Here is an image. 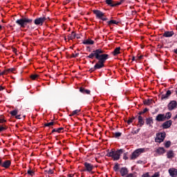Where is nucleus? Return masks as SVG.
Instances as JSON below:
<instances>
[{
    "instance_id": "28",
    "label": "nucleus",
    "mask_w": 177,
    "mask_h": 177,
    "mask_svg": "<svg viewBox=\"0 0 177 177\" xmlns=\"http://www.w3.org/2000/svg\"><path fill=\"white\" fill-rule=\"evenodd\" d=\"M75 38V33L72 32V33L68 36V39H74Z\"/></svg>"
},
{
    "instance_id": "4",
    "label": "nucleus",
    "mask_w": 177,
    "mask_h": 177,
    "mask_svg": "<svg viewBox=\"0 0 177 177\" xmlns=\"http://www.w3.org/2000/svg\"><path fill=\"white\" fill-rule=\"evenodd\" d=\"M142 153H145V148H140L135 150L132 153L130 160H136V158H138V157H139V156L141 155Z\"/></svg>"
},
{
    "instance_id": "25",
    "label": "nucleus",
    "mask_w": 177,
    "mask_h": 177,
    "mask_svg": "<svg viewBox=\"0 0 177 177\" xmlns=\"http://www.w3.org/2000/svg\"><path fill=\"white\" fill-rule=\"evenodd\" d=\"M153 103V100H144V104H146L147 106H150Z\"/></svg>"
},
{
    "instance_id": "23",
    "label": "nucleus",
    "mask_w": 177,
    "mask_h": 177,
    "mask_svg": "<svg viewBox=\"0 0 177 177\" xmlns=\"http://www.w3.org/2000/svg\"><path fill=\"white\" fill-rule=\"evenodd\" d=\"M81 112V109H76L72 111L71 114L69 115V117H73V115H77L78 113Z\"/></svg>"
},
{
    "instance_id": "27",
    "label": "nucleus",
    "mask_w": 177,
    "mask_h": 177,
    "mask_svg": "<svg viewBox=\"0 0 177 177\" xmlns=\"http://www.w3.org/2000/svg\"><path fill=\"white\" fill-rule=\"evenodd\" d=\"M171 115H172V114H171V112H167L165 115V120H169V118H171Z\"/></svg>"
},
{
    "instance_id": "32",
    "label": "nucleus",
    "mask_w": 177,
    "mask_h": 177,
    "mask_svg": "<svg viewBox=\"0 0 177 177\" xmlns=\"http://www.w3.org/2000/svg\"><path fill=\"white\" fill-rule=\"evenodd\" d=\"M10 114H11V115H17V110L10 111Z\"/></svg>"
},
{
    "instance_id": "31",
    "label": "nucleus",
    "mask_w": 177,
    "mask_h": 177,
    "mask_svg": "<svg viewBox=\"0 0 177 177\" xmlns=\"http://www.w3.org/2000/svg\"><path fill=\"white\" fill-rule=\"evenodd\" d=\"M108 23H109V24H118V21H117L115 20H111Z\"/></svg>"
},
{
    "instance_id": "51",
    "label": "nucleus",
    "mask_w": 177,
    "mask_h": 177,
    "mask_svg": "<svg viewBox=\"0 0 177 177\" xmlns=\"http://www.w3.org/2000/svg\"><path fill=\"white\" fill-rule=\"evenodd\" d=\"M127 177H133V174H129Z\"/></svg>"
},
{
    "instance_id": "44",
    "label": "nucleus",
    "mask_w": 177,
    "mask_h": 177,
    "mask_svg": "<svg viewBox=\"0 0 177 177\" xmlns=\"http://www.w3.org/2000/svg\"><path fill=\"white\" fill-rule=\"evenodd\" d=\"M142 177H150V175H149V173H146L145 174H143Z\"/></svg>"
},
{
    "instance_id": "1",
    "label": "nucleus",
    "mask_w": 177,
    "mask_h": 177,
    "mask_svg": "<svg viewBox=\"0 0 177 177\" xmlns=\"http://www.w3.org/2000/svg\"><path fill=\"white\" fill-rule=\"evenodd\" d=\"M104 53V51L100 48L93 50L87 57L88 59H93V57H95L97 60H99L97 64L94 66L93 68L90 69V71H95V70H97L99 68H103L104 67V63L106 59H109V55L102 54Z\"/></svg>"
},
{
    "instance_id": "61",
    "label": "nucleus",
    "mask_w": 177,
    "mask_h": 177,
    "mask_svg": "<svg viewBox=\"0 0 177 177\" xmlns=\"http://www.w3.org/2000/svg\"><path fill=\"white\" fill-rule=\"evenodd\" d=\"M66 1H68V2H70V0H66Z\"/></svg>"
},
{
    "instance_id": "19",
    "label": "nucleus",
    "mask_w": 177,
    "mask_h": 177,
    "mask_svg": "<svg viewBox=\"0 0 177 177\" xmlns=\"http://www.w3.org/2000/svg\"><path fill=\"white\" fill-rule=\"evenodd\" d=\"M172 35H174V31H167L163 34V37H166V38L172 37Z\"/></svg>"
},
{
    "instance_id": "13",
    "label": "nucleus",
    "mask_w": 177,
    "mask_h": 177,
    "mask_svg": "<svg viewBox=\"0 0 177 177\" xmlns=\"http://www.w3.org/2000/svg\"><path fill=\"white\" fill-rule=\"evenodd\" d=\"M156 121L164 122L165 121V114H158L156 118Z\"/></svg>"
},
{
    "instance_id": "35",
    "label": "nucleus",
    "mask_w": 177,
    "mask_h": 177,
    "mask_svg": "<svg viewBox=\"0 0 177 177\" xmlns=\"http://www.w3.org/2000/svg\"><path fill=\"white\" fill-rule=\"evenodd\" d=\"M140 131V129H138L137 130L133 131L131 132V133H133V135H136V134L139 133Z\"/></svg>"
},
{
    "instance_id": "43",
    "label": "nucleus",
    "mask_w": 177,
    "mask_h": 177,
    "mask_svg": "<svg viewBox=\"0 0 177 177\" xmlns=\"http://www.w3.org/2000/svg\"><path fill=\"white\" fill-rule=\"evenodd\" d=\"M48 175H52L53 174V169H49L48 171Z\"/></svg>"
},
{
    "instance_id": "39",
    "label": "nucleus",
    "mask_w": 177,
    "mask_h": 177,
    "mask_svg": "<svg viewBox=\"0 0 177 177\" xmlns=\"http://www.w3.org/2000/svg\"><path fill=\"white\" fill-rule=\"evenodd\" d=\"M28 175H31L32 176L34 175V171L31 170H28Z\"/></svg>"
},
{
    "instance_id": "18",
    "label": "nucleus",
    "mask_w": 177,
    "mask_h": 177,
    "mask_svg": "<svg viewBox=\"0 0 177 177\" xmlns=\"http://www.w3.org/2000/svg\"><path fill=\"white\" fill-rule=\"evenodd\" d=\"M153 118H149L146 119V124L149 127H151V125H153Z\"/></svg>"
},
{
    "instance_id": "38",
    "label": "nucleus",
    "mask_w": 177,
    "mask_h": 177,
    "mask_svg": "<svg viewBox=\"0 0 177 177\" xmlns=\"http://www.w3.org/2000/svg\"><path fill=\"white\" fill-rule=\"evenodd\" d=\"M151 177H160V173L156 172Z\"/></svg>"
},
{
    "instance_id": "10",
    "label": "nucleus",
    "mask_w": 177,
    "mask_h": 177,
    "mask_svg": "<svg viewBox=\"0 0 177 177\" xmlns=\"http://www.w3.org/2000/svg\"><path fill=\"white\" fill-rule=\"evenodd\" d=\"M84 167L86 168L84 171H87L88 172H91L93 169V165L88 162H84Z\"/></svg>"
},
{
    "instance_id": "45",
    "label": "nucleus",
    "mask_w": 177,
    "mask_h": 177,
    "mask_svg": "<svg viewBox=\"0 0 177 177\" xmlns=\"http://www.w3.org/2000/svg\"><path fill=\"white\" fill-rule=\"evenodd\" d=\"M123 158L124 160H128V156H127V153H124Z\"/></svg>"
},
{
    "instance_id": "20",
    "label": "nucleus",
    "mask_w": 177,
    "mask_h": 177,
    "mask_svg": "<svg viewBox=\"0 0 177 177\" xmlns=\"http://www.w3.org/2000/svg\"><path fill=\"white\" fill-rule=\"evenodd\" d=\"M83 44L84 45H93V44H95V41L91 39H86L84 41H83Z\"/></svg>"
},
{
    "instance_id": "33",
    "label": "nucleus",
    "mask_w": 177,
    "mask_h": 177,
    "mask_svg": "<svg viewBox=\"0 0 177 177\" xmlns=\"http://www.w3.org/2000/svg\"><path fill=\"white\" fill-rule=\"evenodd\" d=\"M54 124H55V122H48V123H46L44 124V127H50V126L54 125Z\"/></svg>"
},
{
    "instance_id": "34",
    "label": "nucleus",
    "mask_w": 177,
    "mask_h": 177,
    "mask_svg": "<svg viewBox=\"0 0 177 177\" xmlns=\"http://www.w3.org/2000/svg\"><path fill=\"white\" fill-rule=\"evenodd\" d=\"M171 146V141H167L165 142V147L168 149V147H169Z\"/></svg>"
},
{
    "instance_id": "36",
    "label": "nucleus",
    "mask_w": 177,
    "mask_h": 177,
    "mask_svg": "<svg viewBox=\"0 0 177 177\" xmlns=\"http://www.w3.org/2000/svg\"><path fill=\"white\" fill-rule=\"evenodd\" d=\"M30 78H31L32 80H37V78H38V75H32L30 76Z\"/></svg>"
},
{
    "instance_id": "24",
    "label": "nucleus",
    "mask_w": 177,
    "mask_h": 177,
    "mask_svg": "<svg viewBox=\"0 0 177 177\" xmlns=\"http://www.w3.org/2000/svg\"><path fill=\"white\" fill-rule=\"evenodd\" d=\"M120 50H121V48L117 47V48L114 50V51H113V56H116V55H120Z\"/></svg>"
},
{
    "instance_id": "15",
    "label": "nucleus",
    "mask_w": 177,
    "mask_h": 177,
    "mask_svg": "<svg viewBox=\"0 0 177 177\" xmlns=\"http://www.w3.org/2000/svg\"><path fill=\"white\" fill-rule=\"evenodd\" d=\"M80 92H81V93H84V95H90L91 94V91L88 89H85L84 88L81 87L80 88Z\"/></svg>"
},
{
    "instance_id": "52",
    "label": "nucleus",
    "mask_w": 177,
    "mask_h": 177,
    "mask_svg": "<svg viewBox=\"0 0 177 177\" xmlns=\"http://www.w3.org/2000/svg\"><path fill=\"white\" fill-rule=\"evenodd\" d=\"M17 120H20V115L16 116Z\"/></svg>"
},
{
    "instance_id": "41",
    "label": "nucleus",
    "mask_w": 177,
    "mask_h": 177,
    "mask_svg": "<svg viewBox=\"0 0 177 177\" xmlns=\"http://www.w3.org/2000/svg\"><path fill=\"white\" fill-rule=\"evenodd\" d=\"M14 71H15V68H10V69H8V70H7V72H8V73H10V72H11V73H13Z\"/></svg>"
},
{
    "instance_id": "8",
    "label": "nucleus",
    "mask_w": 177,
    "mask_h": 177,
    "mask_svg": "<svg viewBox=\"0 0 177 177\" xmlns=\"http://www.w3.org/2000/svg\"><path fill=\"white\" fill-rule=\"evenodd\" d=\"M93 13L95 15H96V17H97V19H102V17H103V16H104V13H103L100 10H94Z\"/></svg>"
},
{
    "instance_id": "54",
    "label": "nucleus",
    "mask_w": 177,
    "mask_h": 177,
    "mask_svg": "<svg viewBox=\"0 0 177 177\" xmlns=\"http://www.w3.org/2000/svg\"><path fill=\"white\" fill-rule=\"evenodd\" d=\"M0 165H2V159H0Z\"/></svg>"
},
{
    "instance_id": "7",
    "label": "nucleus",
    "mask_w": 177,
    "mask_h": 177,
    "mask_svg": "<svg viewBox=\"0 0 177 177\" xmlns=\"http://www.w3.org/2000/svg\"><path fill=\"white\" fill-rule=\"evenodd\" d=\"M106 3L109 6H112V8H114V6H118L121 5V1L117 2L113 0H106Z\"/></svg>"
},
{
    "instance_id": "17",
    "label": "nucleus",
    "mask_w": 177,
    "mask_h": 177,
    "mask_svg": "<svg viewBox=\"0 0 177 177\" xmlns=\"http://www.w3.org/2000/svg\"><path fill=\"white\" fill-rule=\"evenodd\" d=\"M120 174H121L122 176H125V175H127V174H128V169L125 168V167H122L120 169Z\"/></svg>"
},
{
    "instance_id": "49",
    "label": "nucleus",
    "mask_w": 177,
    "mask_h": 177,
    "mask_svg": "<svg viewBox=\"0 0 177 177\" xmlns=\"http://www.w3.org/2000/svg\"><path fill=\"white\" fill-rule=\"evenodd\" d=\"M3 89H5V87L0 86V91H3Z\"/></svg>"
},
{
    "instance_id": "14",
    "label": "nucleus",
    "mask_w": 177,
    "mask_h": 177,
    "mask_svg": "<svg viewBox=\"0 0 177 177\" xmlns=\"http://www.w3.org/2000/svg\"><path fill=\"white\" fill-rule=\"evenodd\" d=\"M10 164H11V162L10 160H6L5 162H1V166L3 167V168H9V167H10Z\"/></svg>"
},
{
    "instance_id": "21",
    "label": "nucleus",
    "mask_w": 177,
    "mask_h": 177,
    "mask_svg": "<svg viewBox=\"0 0 177 177\" xmlns=\"http://www.w3.org/2000/svg\"><path fill=\"white\" fill-rule=\"evenodd\" d=\"M174 151H169L167 153V158H174Z\"/></svg>"
},
{
    "instance_id": "16",
    "label": "nucleus",
    "mask_w": 177,
    "mask_h": 177,
    "mask_svg": "<svg viewBox=\"0 0 177 177\" xmlns=\"http://www.w3.org/2000/svg\"><path fill=\"white\" fill-rule=\"evenodd\" d=\"M171 91H167L166 94H163L161 96V99H168V97H169V96H171Z\"/></svg>"
},
{
    "instance_id": "12",
    "label": "nucleus",
    "mask_w": 177,
    "mask_h": 177,
    "mask_svg": "<svg viewBox=\"0 0 177 177\" xmlns=\"http://www.w3.org/2000/svg\"><path fill=\"white\" fill-rule=\"evenodd\" d=\"M176 101H171L169 104H168V109L169 110H174V109H176Z\"/></svg>"
},
{
    "instance_id": "48",
    "label": "nucleus",
    "mask_w": 177,
    "mask_h": 177,
    "mask_svg": "<svg viewBox=\"0 0 177 177\" xmlns=\"http://www.w3.org/2000/svg\"><path fill=\"white\" fill-rule=\"evenodd\" d=\"M72 57H78V53H77V54H73V55H72Z\"/></svg>"
},
{
    "instance_id": "59",
    "label": "nucleus",
    "mask_w": 177,
    "mask_h": 177,
    "mask_svg": "<svg viewBox=\"0 0 177 177\" xmlns=\"http://www.w3.org/2000/svg\"><path fill=\"white\" fill-rule=\"evenodd\" d=\"M132 60L133 61L135 60V57H133Z\"/></svg>"
},
{
    "instance_id": "53",
    "label": "nucleus",
    "mask_w": 177,
    "mask_h": 177,
    "mask_svg": "<svg viewBox=\"0 0 177 177\" xmlns=\"http://www.w3.org/2000/svg\"><path fill=\"white\" fill-rule=\"evenodd\" d=\"M100 19H102V20H103V21H106V19L103 17H102V18H100Z\"/></svg>"
},
{
    "instance_id": "22",
    "label": "nucleus",
    "mask_w": 177,
    "mask_h": 177,
    "mask_svg": "<svg viewBox=\"0 0 177 177\" xmlns=\"http://www.w3.org/2000/svg\"><path fill=\"white\" fill-rule=\"evenodd\" d=\"M138 122L140 123V127L145 125V120H143V118L141 115L138 116Z\"/></svg>"
},
{
    "instance_id": "57",
    "label": "nucleus",
    "mask_w": 177,
    "mask_h": 177,
    "mask_svg": "<svg viewBox=\"0 0 177 177\" xmlns=\"http://www.w3.org/2000/svg\"><path fill=\"white\" fill-rule=\"evenodd\" d=\"M142 56L140 55V57H138V59H142Z\"/></svg>"
},
{
    "instance_id": "56",
    "label": "nucleus",
    "mask_w": 177,
    "mask_h": 177,
    "mask_svg": "<svg viewBox=\"0 0 177 177\" xmlns=\"http://www.w3.org/2000/svg\"><path fill=\"white\" fill-rule=\"evenodd\" d=\"M174 53L177 55V49L174 50Z\"/></svg>"
},
{
    "instance_id": "11",
    "label": "nucleus",
    "mask_w": 177,
    "mask_h": 177,
    "mask_svg": "<svg viewBox=\"0 0 177 177\" xmlns=\"http://www.w3.org/2000/svg\"><path fill=\"white\" fill-rule=\"evenodd\" d=\"M169 174L171 177H176L177 176V169L175 168H170L169 169Z\"/></svg>"
},
{
    "instance_id": "60",
    "label": "nucleus",
    "mask_w": 177,
    "mask_h": 177,
    "mask_svg": "<svg viewBox=\"0 0 177 177\" xmlns=\"http://www.w3.org/2000/svg\"><path fill=\"white\" fill-rule=\"evenodd\" d=\"M1 28H2V26L0 25V30H1Z\"/></svg>"
},
{
    "instance_id": "29",
    "label": "nucleus",
    "mask_w": 177,
    "mask_h": 177,
    "mask_svg": "<svg viewBox=\"0 0 177 177\" xmlns=\"http://www.w3.org/2000/svg\"><path fill=\"white\" fill-rule=\"evenodd\" d=\"M61 131H63V127H60V128H59V129H53V131H52V132L53 133V132H58V133H59Z\"/></svg>"
},
{
    "instance_id": "50",
    "label": "nucleus",
    "mask_w": 177,
    "mask_h": 177,
    "mask_svg": "<svg viewBox=\"0 0 177 177\" xmlns=\"http://www.w3.org/2000/svg\"><path fill=\"white\" fill-rule=\"evenodd\" d=\"M149 109H147V108H145L144 110H143V111H142V113H146L147 111H148Z\"/></svg>"
},
{
    "instance_id": "30",
    "label": "nucleus",
    "mask_w": 177,
    "mask_h": 177,
    "mask_svg": "<svg viewBox=\"0 0 177 177\" xmlns=\"http://www.w3.org/2000/svg\"><path fill=\"white\" fill-rule=\"evenodd\" d=\"M122 133L121 132H115L113 133V136L115 138H120V136H121Z\"/></svg>"
},
{
    "instance_id": "47",
    "label": "nucleus",
    "mask_w": 177,
    "mask_h": 177,
    "mask_svg": "<svg viewBox=\"0 0 177 177\" xmlns=\"http://www.w3.org/2000/svg\"><path fill=\"white\" fill-rule=\"evenodd\" d=\"M118 169V165H115L114 170L117 171Z\"/></svg>"
},
{
    "instance_id": "26",
    "label": "nucleus",
    "mask_w": 177,
    "mask_h": 177,
    "mask_svg": "<svg viewBox=\"0 0 177 177\" xmlns=\"http://www.w3.org/2000/svg\"><path fill=\"white\" fill-rule=\"evenodd\" d=\"M157 152L158 154H164V153H165V149L162 147H160L158 149Z\"/></svg>"
},
{
    "instance_id": "55",
    "label": "nucleus",
    "mask_w": 177,
    "mask_h": 177,
    "mask_svg": "<svg viewBox=\"0 0 177 177\" xmlns=\"http://www.w3.org/2000/svg\"><path fill=\"white\" fill-rule=\"evenodd\" d=\"M177 118V114L176 115V116L174 117V120H176Z\"/></svg>"
},
{
    "instance_id": "40",
    "label": "nucleus",
    "mask_w": 177,
    "mask_h": 177,
    "mask_svg": "<svg viewBox=\"0 0 177 177\" xmlns=\"http://www.w3.org/2000/svg\"><path fill=\"white\" fill-rule=\"evenodd\" d=\"M133 120H135V118H130L128 121L127 123L129 124L131 123H132V122L133 121Z\"/></svg>"
},
{
    "instance_id": "9",
    "label": "nucleus",
    "mask_w": 177,
    "mask_h": 177,
    "mask_svg": "<svg viewBox=\"0 0 177 177\" xmlns=\"http://www.w3.org/2000/svg\"><path fill=\"white\" fill-rule=\"evenodd\" d=\"M171 125H172V120H167L162 124V127L163 129H168Z\"/></svg>"
},
{
    "instance_id": "46",
    "label": "nucleus",
    "mask_w": 177,
    "mask_h": 177,
    "mask_svg": "<svg viewBox=\"0 0 177 177\" xmlns=\"http://www.w3.org/2000/svg\"><path fill=\"white\" fill-rule=\"evenodd\" d=\"M3 74H8V71L2 72L1 73H0V75H3Z\"/></svg>"
},
{
    "instance_id": "3",
    "label": "nucleus",
    "mask_w": 177,
    "mask_h": 177,
    "mask_svg": "<svg viewBox=\"0 0 177 177\" xmlns=\"http://www.w3.org/2000/svg\"><path fill=\"white\" fill-rule=\"evenodd\" d=\"M31 23H32V19H28L26 17L17 19L16 21V24H18V26H20L21 28H24L26 24H31Z\"/></svg>"
},
{
    "instance_id": "5",
    "label": "nucleus",
    "mask_w": 177,
    "mask_h": 177,
    "mask_svg": "<svg viewBox=\"0 0 177 177\" xmlns=\"http://www.w3.org/2000/svg\"><path fill=\"white\" fill-rule=\"evenodd\" d=\"M48 19H49V17H39L35 19L34 23L35 26H42V24H44V23H45V21H46Z\"/></svg>"
},
{
    "instance_id": "58",
    "label": "nucleus",
    "mask_w": 177,
    "mask_h": 177,
    "mask_svg": "<svg viewBox=\"0 0 177 177\" xmlns=\"http://www.w3.org/2000/svg\"><path fill=\"white\" fill-rule=\"evenodd\" d=\"M139 114L140 115V114H145V113L142 111V112H140Z\"/></svg>"
},
{
    "instance_id": "2",
    "label": "nucleus",
    "mask_w": 177,
    "mask_h": 177,
    "mask_svg": "<svg viewBox=\"0 0 177 177\" xmlns=\"http://www.w3.org/2000/svg\"><path fill=\"white\" fill-rule=\"evenodd\" d=\"M124 153V149H119L118 151L111 150L110 152L107 153L108 157H112L114 161L120 160V157L121 154Z\"/></svg>"
},
{
    "instance_id": "37",
    "label": "nucleus",
    "mask_w": 177,
    "mask_h": 177,
    "mask_svg": "<svg viewBox=\"0 0 177 177\" xmlns=\"http://www.w3.org/2000/svg\"><path fill=\"white\" fill-rule=\"evenodd\" d=\"M3 122H6V120H5L2 116H0V124H3Z\"/></svg>"
},
{
    "instance_id": "42",
    "label": "nucleus",
    "mask_w": 177,
    "mask_h": 177,
    "mask_svg": "<svg viewBox=\"0 0 177 177\" xmlns=\"http://www.w3.org/2000/svg\"><path fill=\"white\" fill-rule=\"evenodd\" d=\"M6 128L3 126H0V132L5 131Z\"/></svg>"
},
{
    "instance_id": "6",
    "label": "nucleus",
    "mask_w": 177,
    "mask_h": 177,
    "mask_svg": "<svg viewBox=\"0 0 177 177\" xmlns=\"http://www.w3.org/2000/svg\"><path fill=\"white\" fill-rule=\"evenodd\" d=\"M164 139H165V133H158L156 134L155 141L157 143H161L162 142H164Z\"/></svg>"
}]
</instances>
